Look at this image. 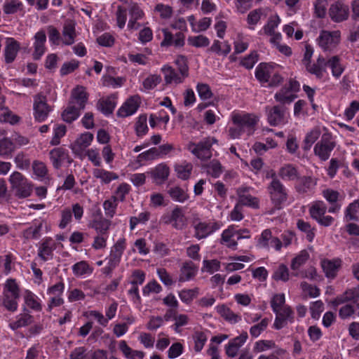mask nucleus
I'll use <instances>...</instances> for the list:
<instances>
[{
  "label": "nucleus",
  "instance_id": "13d9d810",
  "mask_svg": "<svg viewBox=\"0 0 359 359\" xmlns=\"http://www.w3.org/2000/svg\"><path fill=\"white\" fill-rule=\"evenodd\" d=\"M15 149V144L11 138L6 137L0 140V156H8L11 154Z\"/></svg>",
  "mask_w": 359,
  "mask_h": 359
},
{
  "label": "nucleus",
  "instance_id": "dca6fc26",
  "mask_svg": "<svg viewBox=\"0 0 359 359\" xmlns=\"http://www.w3.org/2000/svg\"><path fill=\"white\" fill-rule=\"evenodd\" d=\"M349 302L355 304V306L359 309V285L357 287L346 290L343 294L337 296L332 302V304L334 306H337Z\"/></svg>",
  "mask_w": 359,
  "mask_h": 359
},
{
  "label": "nucleus",
  "instance_id": "1a4fd4ad",
  "mask_svg": "<svg viewBox=\"0 0 359 359\" xmlns=\"http://www.w3.org/2000/svg\"><path fill=\"white\" fill-rule=\"evenodd\" d=\"M231 120L235 125L241 127L248 135H251L255 130L259 118L254 114L237 113L232 115Z\"/></svg>",
  "mask_w": 359,
  "mask_h": 359
},
{
  "label": "nucleus",
  "instance_id": "774afa93",
  "mask_svg": "<svg viewBox=\"0 0 359 359\" xmlns=\"http://www.w3.org/2000/svg\"><path fill=\"white\" fill-rule=\"evenodd\" d=\"M196 90L198 96L203 100L210 99L213 96L210 87L206 83H198Z\"/></svg>",
  "mask_w": 359,
  "mask_h": 359
},
{
  "label": "nucleus",
  "instance_id": "09e8293b",
  "mask_svg": "<svg viewBox=\"0 0 359 359\" xmlns=\"http://www.w3.org/2000/svg\"><path fill=\"white\" fill-rule=\"evenodd\" d=\"M210 50L218 55H227L231 52V46L225 41L222 43L219 41L215 40L211 46Z\"/></svg>",
  "mask_w": 359,
  "mask_h": 359
},
{
  "label": "nucleus",
  "instance_id": "393cba45",
  "mask_svg": "<svg viewBox=\"0 0 359 359\" xmlns=\"http://www.w3.org/2000/svg\"><path fill=\"white\" fill-rule=\"evenodd\" d=\"M154 182L157 184H161L168 178L170 174L169 167L164 164L160 163L149 172Z\"/></svg>",
  "mask_w": 359,
  "mask_h": 359
},
{
  "label": "nucleus",
  "instance_id": "79ce46f5",
  "mask_svg": "<svg viewBox=\"0 0 359 359\" xmlns=\"http://www.w3.org/2000/svg\"><path fill=\"white\" fill-rule=\"evenodd\" d=\"M298 229L306 234V238L309 242H312L316 235V228L311 226L309 222L303 219H298L297 222Z\"/></svg>",
  "mask_w": 359,
  "mask_h": 359
},
{
  "label": "nucleus",
  "instance_id": "052dcab7",
  "mask_svg": "<svg viewBox=\"0 0 359 359\" xmlns=\"http://www.w3.org/2000/svg\"><path fill=\"white\" fill-rule=\"evenodd\" d=\"M72 271L74 274L76 276H81L92 272L89 264L85 261H81L74 264Z\"/></svg>",
  "mask_w": 359,
  "mask_h": 359
},
{
  "label": "nucleus",
  "instance_id": "7ed1b4c3",
  "mask_svg": "<svg viewBox=\"0 0 359 359\" xmlns=\"http://www.w3.org/2000/svg\"><path fill=\"white\" fill-rule=\"evenodd\" d=\"M11 188L15 191V196L20 198L29 197L32 192V184L20 172H14L9 178Z\"/></svg>",
  "mask_w": 359,
  "mask_h": 359
},
{
  "label": "nucleus",
  "instance_id": "69168bd1",
  "mask_svg": "<svg viewBox=\"0 0 359 359\" xmlns=\"http://www.w3.org/2000/svg\"><path fill=\"white\" fill-rule=\"evenodd\" d=\"M137 161L141 162L143 161H153L159 158V153L156 147H152L147 151H145L137 156Z\"/></svg>",
  "mask_w": 359,
  "mask_h": 359
},
{
  "label": "nucleus",
  "instance_id": "20e7f679",
  "mask_svg": "<svg viewBox=\"0 0 359 359\" xmlns=\"http://www.w3.org/2000/svg\"><path fill=\"white\" fill-rule=\"evenodd\" d=\"M336 141L330 133H323L314 147L313 151L321 161H327L336 147Z\"/></svg>",
  "mask_w": 359,
  "mask_h": 359
},
{
  "label": "nucleus",
  "instance_id": "a211bd4d",
  "mask_svg": "<svg viewBox=\"0 0 359 359\" xmlns=\"http://www.w3.org/2000/svg\"><path fill=\"white\" fill-rule=\"evenodd\" d=\"M49 156L53 168L57 170L61 168L65 161L69 163L72 162L68 151L62 147H57L50 150Z\"/></svg>",
  "mask_w": 359,
  "mask_h": 359
},
{
  "label": "nucleus",
  "instance_id": "3c124183",
  "mask_svg": "<svg viewBox=\"0 0 359 359\" xmlns=\"http://www.w3.org/2000/svg\"><path fill=\"white\" fill-rule=\"evenodd\" d=\"M320 135V130L318 128H315L308 133L304 140V149L309 150L313 144L318 139Z\"/></svg>",
  "mask_w": 359,
  "mask_h": 359
},
{
  "label": "nucleus",
  "instance_id": "2f4dec72",
  "mask_svg": "<svg viewBox=\"0 0 359 359\" xmlns=\"http://www.w3.org/2000/svg\"><path fill=\"white\" fill-rule=\"evenodd\" d=\"M126 248V239L124 238H119L112 246L109 259L112 261L114 264H119Z\"/></svg>",
  "mask_w": 359,
  "mask_h": 359
},
{
  "label": "nucleus",
  "instance_id": "a19ab883",
  "mask_svg": "<svg viewBox=\"0 0 359 359\" xmlns=\"http://www.w3.org/2000/svg\"><path fill=\"white\" fill-rule=\"evenodd\" d=\"M192 170L193 165L191 163H187L186 161L175 165V171L177 173V177L183 180H186L189 178Z\"/></svg>",
  "mask_w": 359,
  "mask_h": 359
},
{
  "label": "nucleus",
  "instance_id": "b1692460",
  "mask_svg": "<svg viewBox=\"0 0 359 359\" xmlns=\"http://www.w3.org/2000/svg\"><path fill=\"white\" fill-rule=\"evenodd\" d=\"M55 243L51 238H45L39 248L38 256L44 262L52 259Z\"/></svg>",
  "mask_w": 359,
  "mask_h": 359
},
{
  "label": "nucleus",
  "instance_id": "c9c22d12",
  "mask_svg": "<svg viewBox=\"0 0 359 359\" xmlns=\"http://www.w3.org/2000/svg\"><path fill=\"white\" fill-rule=\"evenodd\" d=\"M296 97L297 95L288 89L287 85L274 95L275 100L282 105L292 103Z\"/></svg>",
  "mask_w": 359,
  "mask_h": 359
},
{
  "label": "nucleus",
  "instance_id": "49530a36",
  "mask_svg": "<svg viewBox=\"0 0 359 359\" xmlns=\"http://www.w3.org/2000/svg\"><path fill=\"white\" fill-rule=\"evenodd\" d=\"M192 339L194 342V351L196 352L201 351L208 339L206 334L202 331H195L192 335Z\"/></svg>",
  "mask_w": 359,
  "mask_h": 359
},
{
  "label": "nucleus",
  "instance_id": "9b49d317",
  "mask_svg": "<svg viewBox=\"0 0 359 359\" xmlns=\"http://www.w3.org/2000/svg\"><path fill=\"white\" fill-rule=\"evenodd\" d=\"M221 222L216 221L202 222L199 221L194 226V237L198 240L206 238L215 231L220 229Z\"/></svg>",
  "mask_w": 359,
  "mask_h": 359
},
{
  "label": "nucleus",
  "instance_id": "37998d69",
  "mask_svg": "<svg viewBox=\"0 0 359 359\" xmlns=\"http://www.w3.org/2000/svg\"><path fill=\"white\" fill-rule=\"evenodd\" d=\"M217 313L226 320L236 323L241 320V316L234 313L229 307L222 304L217 306Z\"/></svg>",
  "mask_w": 359,
  "mask_h": 359
},
{
  "label": "nucleus",
  "instance_id": "473e14b6",
  "mask_svg": "<svg viewBox=\"0 0 359 359\" xmlns=\"http://www.w3.org/2000/svg\"><path fill=\"white\" fill-rule=\"evenodd\" d=\"M279 177L284 180L292 181L299 179V172L292 164H285L278 170Z\"/></svg>",
  "mask_w": 359,
  "mask_h": 359
},
{
  "label": "nucleus",
  "instance_id": "f704fd0d",
  "mask_svg": "<svg viewBox=\"0 0 359 359\" xmlns=\"http://www.w3.org/2000/svg\"><path fill=\"white\" fill-rule=\"evenodd\" d=\"M62 41L66 46L72 45L76 36L75 26L72 22L65 23L62 32Z\"/></svg>",
  "mask_w": 359,
  "mask_h": 359
},
{
  "label": "nucleus",
  "instance_id": "e433bc0d",
  "mask_svg": "<svg viewBox=\"0 0 359 359\" xmlns=\"http://www.w3.org/2000/svg\"><path fill=\"white\" fill-rule=\"evenodd\" d=\"M344 219L346 222H359V198L353 201L346 208Z\"/></svg>",
  "mask_w": 359,
  "mask_h": 359
},
{
  "label": "nucleus",
  "instance_id": "c85d7f7f",
  "mask_svg": "<svg viewBox=\"0 0 359 359\" xmlns=\"http://www.w3.org/2000/svg\"><path fill=\"white\" fill-rule=\"evenodd\" d=\"M20 48V43L13 38L6 39V46L4 50L5 61L6 63L13 62Z\"/></svg>",
  "mask_w": 359,
  "mask_h": 359
},
{
  "label": "nucleus",
  "instance_id": "6e6d98bb",
  "mask_svg": "<svg viewBox=\"0 0 359 359\" xmlns=\"http://www.w3.org/2000/svg\"><path fill=\"white\" fill-rule=\"evenodd\" d=\"M198 294V289L195 287L194 289H184L179 292V297L182 302L189 304L194 299Z\"/></svg>",
  "mask_w": 359,
  "mask_h": 359
},
{
  "label": "nucleus",
  "instance_id": "7c9ffc66",
  "mask_svg": "<svg viewBox=\"0 0 359 359\" xmlns=\"http://www.w3.org/2000/svg\"><path fill=\"white\" fill-rule=\"evenodd\" d=\"M111 225V221L104 218L100 214V217L95 218L90 223V226L95 229L97 234L109 235V230Z\"/></svg>",
  "mask_w": 359,
  "mask_h": 359
},
{
  "label": "nucleus",
  "instance_id": "5fc2aeb1",
  "mask_svg": "<svg viewBox=\"0 0 359 359\" xmlns=\"http://www.w3.org/2000/svg\"><path fill=\"white\" fill-rule=\"evenodd\" d=\"M294 276H299L302 278H308L311 280H318L320 278L317 273L316 269L312 266L299 272H294Z\"/></svg>",
  "mask_w": 359,
  "mask_h": 359
},
{
  "label": "nucleus",
  "instance_id": "f03ea898",
  "mask_svg": "<svg viewBox=\"0 0 359 359\" xmlns=\"http://www.w3.org/2000/svg\"><path fill=\"white\" fill-rule=\"evenodd\" d=\"M217 140L212 137H207L198 143L190 142L188 143L187 149L196 157L201 161H207L212 157L211 148Z\"/></svg>",
  "mask_w": 359,
  "mask_h": 359
},
{
  "label": "nucleus",
  "instance_id": "58836bf2",
  "mask_svg": "<svg viewBox=\"0 0 359 359\" xmlns=\"http://www.w3.org/2000/svg\"><path fill=\"white\" fill-rule=\"evenodd\" d=\"M115 107L116 103L112 97L101 98L97 103V109L106 116L112 114Z\"/></svg>",
  "mask_w": 359,
  "mask_h": 359
},
{
  "label": "nucleus",
  "instance_id": "72a5a7b5",
  "mask_svg": "<svg viewBox=\"0 0 359 359\" xmlns=\"http://www.w3.org/2000/svg\"><path fill=\"white\" fill-rule=\"evenodd\" d=\"M197 272V268L191 262H187L183 264L180 269V275L179 276V282L188 281L193 278Z\"/></svg>",
  "mask_w": 359,
  "mask_h": 359
},
{
  "label": "nucleus",
  "instance_id": "f8f14e48",
  "mask_svg": "<svg viewBox=\"0 0 359 359\" xmlns=\"http://www.w3.org/2000/svg\"><path fill=\"white\" fill-rule=\"evenodd\" d=\"M243 232H245L247 234L243 236L240 231H236L232 226H229L222 232L221 243L226 245L229 248L236 250L238 241L242 238H249L250 237V232L248 229H244Z\"/></svg>",
  "mask_w": 359,
  "mask_h": 359
},
{
  "label": "nucleus",
  "instance_id": "e2e57ef3",
  "mask_svg": "<svg viewBox=\"0 0 359 359\" xmlns=\"http://www.w3.org/2000/svg\"><path fill=\"white\" fill-rule=\"evenodd\" d=\"M269 323V320L265 318L260 323L252 326L250 329V335L254 338L258 337L267 328Z\"/></svg>",
  "mask_w": 359,
  "mask_h": 359
},
{
  "label": "nucleus",
  "instance_id": "f257e3e1",
  "mask_svg": "<svg viewBox=\"0 0 359 359\" xmlns=\"http://www.w3.org/2000/svg\"><path fill=\"white\" fill-rule=\"evenodd\" d=\"M88 101V95L83 86H77L72 92L67 107L62 114L64 121L72 123L80 116Z\"/></svg>",
  "mask_w": 359,
  "mask_h": 359
},
{
  "label": "nucleus",
  "instance_id": "5701e85b",
  "mask_svg": "<svg viewBox=\"0 0 359 359\" xmlns=\"http://www.w3.org/2000/svg\"><path fill=\"white\" fill-rule=\"evenodd\" d=\"M161 72L163 74L164 81L166 84H180L185 79L179 72H177L172 67L168 65H163L161 68Z\"/></svg>",
  "mask_w": 359,
  "mask_h": 359
},
{
  "label": "nucleus",
  "instance_id": "a878e982",
  "mask_svg": "<svg viewBox=\"0 0 359 359\" xmlns=\"http://www.w3.org/2000/svg\"><path fill=\"white\" fill-rule=\"evenodd\" d=\"M93 140V135L92 133H84L71 144L70 148L74 154H80L90 144Z\"/></svg>",
  "mask_w": 359,
  "mask_h": 359
},
{
  "label": "nucleus",
  "instance_id": "423d86ee",
  "mask_svg": "<svg viewBox=\"0 0 359 359\" xmlns=\"http://www.w3.org/2000/svg\"><path fill=\"white\" fill-rule=\"evenodd\" d=\"M270 200L273 206L280 209L282 205L287 200V190L281 181H276L273 184H269L266 187Z\"/></svg>",
  "mask_w": 359,
  "mask_h": 359
},
{
  "label": "nucleus",
  "instance_id": "8fccbe9b",
  "mask_svg": "<svg viewBox=\"0 0 359 359\" xmlns=\"http://www.w3.org/2000/svg\"><path fill=\"white\" fill-rule=\"evenodd\" d=\"M168 194L172 200L180 203H183L189 198L187 192L179 187H171L168 190Z\"/></svg>",
  "mask_w": 359,
  "mask_h": 359
},
{
  "label": "nucleus",
  "instance_id": "6e6552de",
  "mask_svg": "<svg viewBox=\"0 0 359 359\" xmlns=\"http://www.w3.org/2000/svg\"><path fill=\"white\" fill-rule=\"evenodd\" d=\"M341 40L339 31L322 30L317 38L318 46L324 52L332 53L337 47Z\"/></svg>",
  "mask_w": 359,
  "mask_h": 359
},
{
  "label": "nucleus",
  "instance_id": "864d4df0",
  "mask_svg": "<svg viewBox=\"0 0 359 359\" xmlns=\"http://www.w3.org/2000/svg\"><path fill=\"white\" fill-rule=\"evenodd\" d=\"M290 273L288 268L286 265L282 264H280L277 269L274 271L272 278L275 280H281L286 282L289 280Z\"/></svg>",
  "mask_w": 359,
  "mask_h": 359
},
{
  "label": "nucleus",
  "instance_id": "de8ad7c7",
  "mask_svg": "<svg viewBox=\"0 0 359 359\" xmlns=\"http://www.w3.org/2000/svg\"><path fill=\"white\" fill-rule=\"evenodd\" d=\"M32 323V316L27 314H20L18 316V319L9 324L10 327L15 330L22 327H25Z\"/></svg>",
  "mask_w": 359,
  "mask_h": 359
},
{
  "label": "nucleus",
  "instance_id": "2eb2a0df",
  "mask_svg": "<svg viewBox=\"0 0 359 359\" xmlns=\"http://www.w3.org/2000/svg\"><path fill=\"white\" fill-rule=\"evenodd\" d=\"M328 13L333 22H341L348 19L349 8L348 6L337 1L330 5Z\"/></svg>",
  "mask_w": 359,
  "mask_h": 359
},
{
  "label": "nucleus",
  "instance_id": "aec40b11",
  "mask_svg": "<svg viewBox=\"0 0 359 359\" xmlns=\"http://www.w3.org/2000/svg\"><path fill=\"white\" fill-rule=\"evenodd\" d=\"M140 106V97L133 96L128 99L117 111L119 117H127L135 114Z\"/></svg>",
  "mask_w": 359,
  "mask_h": 359
},
{
  "label": "nucleus",
  "instance_id": "bf43d9fd",
  "mask_svg": "<svg viewBox=\"0 0 359 359\" xmlns=\"http://www.w3.org/2000/svg\"><path fill=\"white\" fill-rule=\"evenodd\" d=\"M117 205V201L113 197L104 202L103 208L107 217L112 218L114 216Z\"/></svg>",
  "mask_w": 359,
  "mask_h": 359
},
{
  "label": "nucleus",
  "instance_id": "c03bdc74",
  "mask_svg": "<svg viewBox=\"0 0 359 359\" xmlns=\"http://www.w3.org/2000/svg\"><path fill=\"white\" fill-rule=\"evenodd\" d=\"M310 255L306 250H303L299 252L291 261V269L293 271H297L302 266L304 265L309 259Z\"/></svg>",
  "mask_w": 359,
  "mask_h": 359
},
{
  "label": "nucleus",
  "instance_id": "9d476101",
  "mask_svg": "<svg viewBox=\"0 0 359 359\" xmlns=\"http://www.w3.org/2000/svg\"><path fill=\"white\" fill-rule=\"evenodd\" d=\"M267 121L270 126H276L286 123L287 107L282 104L265 107Z\"/></svg>",
  "mask_w": 359,
  "mask_h": 359
},
{
  "label": "nucleus",
  "instance_id": "680f3d73",
  "mask_svg": "<svg viewBox=\"0 0 359 359\" xmlns=\"http://www.w3.org/2000/svg\"><path fill=\"white\" fill-rule=\"evenodd\" d=\"M358 308L355 306L354 304H346L343 306H341L339 310V316L341 319L345 320L351 316H353L355 313V311Z\"/></svg>",
  "mask_w": 359,
  "mask_h": 359
},
{
  "label": "nucleus",
  "instance_id": "4c0bfd02",
  "mask_svg": "<svg viewBox=\"0 0 359 359\" xmlns=\"http://www.w3.org/2000/svg\"><path fill=\"white\" fill-rule=\"evenodd\" d=\"M327 205L322 201H315L311 206L309 208V212L311 217L317 221L327 212Z\"/></svg>",
  "mask_w": 359,
  "mask_h": 359
},
{
  "label": "nucleus",
  "instance_id": "f3484780",
  "mask_svg": "<svg viewBox=\"0 0 359 359\" xmlns=\"http://www.w3.org/2000/svg\"><path fill=\"white\" fill-rule=\"evenodd\" d=\"M276 315L273 327L276 330H280L287 325V323L294 322V313L290 306H283L282 310L274 312Z\"/></svg>",
  "mask_w": 359,
  "mask_h": 359
},
{
  "label": "nucleus",
  "instance_id": "bb28decb",
  "mask_svg": "<svg viewBox=\"0 0 359 359\" xmlns=\"http://www.w3.org/2000/svg\"><path fill=\"white\" fill-rule=\"evenodd\" d=\"M275 65L269 63H260L256 68L255 77L261 83H268L274 72Z\"/></svg>",
  "mask_w": 359,
  "mask_h": 359
},
{
  "label": "nucleus",
  "instance_id": "4d7b16f0",
  "mask_svg": "<svg viewBox=\"0 0 359 359\" xmlns=\"http://www.w3.org/2000/svg\"><path fill=\"white\" fill-rule=\"evenodd\" d=\"M179 73L187 78L189 76V66L187 59L184 55H178L175 60Z\"/></svg>",
  "mask_w": 359,
  "mask_h": 359
},
{
  "label": "nucleus",
  "instance_id": "ea45409f",
  "mask_svg": "<svg viewBox=\"0 0 359 359\" xmlns=\"http://www.w3.org/2000/svg\"><path fill=\"white\" fill-rule=\"evenodd\" d=\"M24 6L19 0H6L3 5V11L6 15H13L23 11Z\"/></svg>",
  "mask_w": 359,
  "mask_h": 359
},
{
  "label": "nucleus",
  "instance_id": "ddd939ff",
  "mask_svg": "<svg viewBox=\"0 0 359 359\" xmlns=\"http://www.w3.org/2000/svg\"><path fill=\"white\" fill-rule=\"evenodd\" d=\"M34 116L39 122H42L48 117L51 111L50 107L47 104L46 96L39 94L34 98Z\"/></svg>",
  "mask_w": 359,
  "mask_h": 359
},
{
  "label": "nucleus",
  "instance_id": "4468645a",
  "mask_svg": "<svg viewBox=\"0 0 359 359\" xmlns=\"http://www.w3.org/2000/svg\"><path fill=\"white\" fill-rule=\"evenodd\" d=\"M251 187L242 186L236 189V194L238 196V203L243 205L250 207L254 209L259 208V199L257 197L249 194Z\"/></svg>",
  "mask_w": 359,
  "mask_h": 359
},
{
  "label": "nucleus",
  "instance_id": "603ef678",
  "mask_svg": "<svg viewBox=\"0 0 359 359\" xmlns=\"http://www.w3.org/2000/svg\"><path fill=\"white\" fill-rule=\"evenodd\" d=\"M147 117L146 114L140 115L135 123V133L138 137H142L148 132Z\"/></svg>",
  "mask_w": 359,
  "mask_h": 359
},
{
  "label": "nucleus",
  "instance_id": "6ab92c4d",
  "mask_svg": "<svg viewBox=\"0 0 359 359\" xmlns=\"http://www.w3.org/2000/svg\"><path fill=\"white\" fill-rule=\"evenodd\" d=\"M34 52L32 57L34 60H39L41 58L42 55L45 53L46 48L45 46L46 41V32L43 30H40L34 35Z\"/></svg>",
  "mask_w": 359,
  "mask_h": 359
},
{
  "label": "nucleus",
  "instance_id": "cd10ccee",
  "mask_svg": "<svg viewBox=\"0 0 359 359\" xmlns=\"http://www.w3.org/2000/svg\"><path fill=\"white\" fill-rule=\"evenodd\" d=\"M297 180L298 182L295 185V189L300 194L312 191L317 184V179L311 177L304 176Z\"/></svg>",
  "mask_w": 359,
  "mask_h": 359
},
{
  "label": "nucleus",
  "instance_id": "a18cd8bd",
  "mask_svg": "<svg viewBox=\"0 0 359 359\" xmlns=\"http://www.w3.org/2000/svg\"><path fill=\"white\" fill-rule=\"evenodd\" d=\"M93 173L95 178L100 179L104 184H108L118 177V175L114 172L99 168L95 169Z\"/></svg>",
  "mask_w": 359,
  "mask_h": 359
},
{
  "label": "nucleus",
  "instance_id": "338daca9",
  "mask_svg": "<svg viewBox=\"0 0 359 359\" xmlns=\"http://www.w3.org/2000/svg\"><path fill=\"white\" fill-rule=\"evenodd\" d=\"M285 294H276L273 295L271 301V306L273 312H277L278 310H282L283 306H287L285 305Z\"/></svg>",
  "mask_w": 359,
  "mask_h": 359
},
{
  "label": "nucleus",
  "instance_id": "0e129e2a",
  "mask_svg": "<svg viewBox=\"0 0 359 359\" xmlns=\"http://www.w3.org/2000/svg\"><path fill=\"white\" fill-rule=\"evenodd\" d=\"M151 214L149 212L145 211L140 212L137 217H131L130 218V229L133 230L136 226L140 224H144L150 219Z\"/></svg>",
  "mask_w": 359,
  "mask_h": 359
},
{
  "label": "nucleus",
  "instance_id": "4be33fe9",
  "mask_svg": "<svg viewBox=\"0 0 359 359\" xmlns=\"http://www.w3.org/2000/svg\"><path fill=\"white\" fill-rule=\"evenodd\" d=\"M306 70L317 79H321L326 73L325 58L320 55L314 63L310 62L305 66Z\"/></svg>",
  "mask_w": 359,
  "mask_h": 359
},
{
  "label": "nucleus",
  "instance_id": "412c9836",
  "mask_svg": "<svg viewBox=\"0 0 359 359\" xmlns=\"http://www.w3.org/2000/svg\"><path fill=\"white\" fill-rule=\"evenodd\" d=\"M341 265V260L339 258L334 259H325L321 261V267L327 278L333 279L337 276V271Z\"/></svg>",
  "mask_w": 359,
  "mask_h": 359
},
{
  "label": "nucleus",
  "instance_id": "39448f33",
  "mask_svg": "<svg viewBox=\"0 0 359 359\" xmlns=\"http://www.w3.org/2000/svg\"><path fill=\"white\" fill-rule=\"evenodd\" d=\"M20 297L19 287L14 279H8L4 291L3 305L10 311H15L18 308L17 300Z\"/></svg>",
  "mask_w": 359,
  "mask_h": 359
},
{
  "label": "nucleus",
  "instance_id": "0eeeda50",
  "mask_svg": "<svg viewBox=\"0 0 359 359\" xmlns=\"http://www.w3.org/2000/svg\"><path fill=\"white\" fill-rule=\"evenodd\" d=\"M161 222L164 224H171L177 230H182L187 226V218L183 208L176 206L170 212L162 215Z\"/></svg>",
  "mask_w": 359,
  "mask_h": 359
},
{
  "label": "nucleus",
  "instance_id": "c756f323",
  "mask_svg": "<svg viewBox=\"0 0 359 359\" xmlns=\"http://www.w3.org/2000/svg\"><path fill=\"white\" fill-rule=\"evenodd\" d=\"M327 67L331 69L332 76L337 79L341 76L345 69L344 66L341 63V58L338 55H333L325 59V69Z\"/></svg>",
  "mask_w": 359,
  "mask_h": 359
}]
</instances>
